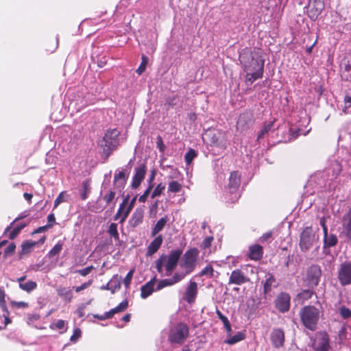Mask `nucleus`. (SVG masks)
Listing matches in <instances>:
<instances>
[{"mask_svg": "<svg viewBox=\"0 0 351 351\" xmlns=\"http://www.w3.org/2000/svg\"><path fill=\"white\" fill-rule=\"evenodd\" d=\"M21 232V231H19V228H17L16 227H15L10 233L9 234V239L12 240L14 239H15L18 234Z\"/></svg>", "mask_w": 351, "mask_h": 351, "instance_id": "nucleus-63", "label": "nucleus"}, {"mask_svg": "<svg viewBox=\"0 0 351 351\" xmlns=\"http://www.w3.org/2000/svg\"><path fill=\"white\" fill-rule=\"evenodd\" d=\"M128 307V300H125L122 301L117 306L114 308H112L108 311L110 316L111 318L114 316V314L124 312Z\"/></svg>", "mask_w": 351, "mask_h": 351, "instance_id": "nucleus-35", "label": "nucleus"}, {"mask_svg": "<svg viewBox=\"0 0 351 351\" xmlns=\"http://www.w3.org/2000/svg\"><path fill=\"white\" fill-rule=\"evenodd\" d=\"M272 236L271 232H267L264 233L259 239L260 241L263 243L269 239Z\"/></svg>", "mask_w": 351, "mask_h": 351, "instance_id": "nucleus-64", "label": "nucleus"}, {"mask_svg": "<svg viewBox=\"0 0 351 351\" xmlns=\"http://www.w3.org/2000/svg\"><path fill=\"white\" fill-rule=\"evenodd\" d=\"M341 77L346 81H351V58H345L341 64Z\"/></svg>", "mask_w": 351, "mask_h": 351, "instance_id": "nucleus-23", "label": "nucleus"}, {"mask_svg": "<svg viewBox=\"0 0 351 351\" xmlns=\"http://www.w3.org/2000/svg\"><path fill=\"white\" fill-rule=\"evenodd\" d=\"M216 314L217 315L219 319L222 322L227 333L230 335L232 331V327L228 317L223 315V313L218 308L216 309Z\"/></svg>", "mask_w": 351, "mask_h": 351, "instance_id": "nucleus-36", "label": "nucleus"}, {"mask_svg": "<svg viewBox=\"0 0 351 351\" xmlns=\"http://www.w3.org/2000/svg\"><path fill=\"white\" fill-rule=\"evenodd\" d=\"M315 234L311 226L306 227L300 234V247L302 252H306L313 245L315 241Z\"/></svg>", "mask_w": 351, "mask_h": 351, "instance_id": "nucleus-7", "label": "nucleus"}, {"mask_svg": "<svg viewBox=\"0 0 351 351\" xmlns=\"http://www.w3.org/2000/svg\"><path fill=\"white\" fill-rule=\"evenodd\" d=\"M339 313L343 319H348L351 317V311L346 306H341L339 308Z\"/></svg>", "mask_w": 351, "mask_h": 351, "instance_id": "nucleus-53", "label": "nucleus"}, {"mask_svg": "<svg viewBox=\"0 0 351 351\" xmlns=\"http://www.w3.org/2000/svg\"><path fill=\"white\" fill-rule=\"evenodd\" d=\"M116 193L114 191H109L103 197L104 201L106 202V206H108L115 198Z\"/></svg>", "mask_w": 351, "mask_h": 351, "instance_id": "nucleus-47", "label": "nucleus"}, {"mask_svg": "<svg viewBox=\"0 0 351 351\" xmlns=\"http://www.w3.org/2000/svg\"><path fill=\"white\" fill-rule=\"evenodd\" d=\"M82 331L79 328H75L73 335L70 337L71 342H76L81 337Z\"/></svg>", "mask_w": 351, "mask_h": 351, "instance_id": "nucleus-56", "label": "nucleus"}, {"mask_svg": "<svg viewBox=\"0 0 351 351\" xmlns=\"http://www.w3.org/2000/svg\"><path fill=\"white\" fill-rule=\"evenodd\" d=\"M337 278L342 286L351 285V261L340 265Z\"/></svg>", "mask_w": 351, "mask_h": 351, "instance_id": "nucleus-8", "label": "nucleus"}, {"mask_svg": "<svg viewBox=\"0 0 351 351\" xmlns=\"http://www.w3.org/2000/svg\"><path fill=\"white\" fill-rule=\"evenodd\" d=\"M136 199H137V196H134L129 202L128 205V208H127V210H126V213H130V212L132 211V210L133 209L134 206V204L136 203Z\"/></svg>", "mask_w": 351, "mask_h": 351, "instance_id": "nucleus-61", "label": "nucleus"}, {"mask_svg": "<svg viewBox=\"0 0 351 351\" xmlns=\"http://www.w3.org/2000/svg\"><path fill=\"white\" fill-rule=\"evenodd\" d=\"M127 208L128 206L124 205L123 206L121 207V204H120L118 210L115 215L114 216V220H119V222L121 223H123L130 215V213H127L125 215V213H126L125 212L127 210Z\"/></svg>", "mask_w": 351, "mask_h": 351, "instance_id": "nucleus-30", "label": "nucleus"}, {"mask_svg": "<svg viewBox=\"0 0 351 351\" xmlns=\"http://www.w3.org/2000/svg\"><path fill=\"white\" fill-rule=\"evenodd\" d=\"M184 278L185 274L175 272L171 278L159 280L156 285V290L160 291L167 287H171L182 281Z\"/></svg>", "mask_w": 351, "mask_h": 351, "instance_id": "nucleus-15", "label": "nucleus"}, {"mask_svg": "<svg viewBox=\"0 0 351 351\" xmlns=\"http://www.w3.org/2000/svg\"><path fill=\"white\" fill-rule=\"evenodd\" d=\"M213 239H214L213 237H206L204 239V241H203V242H202V243L201 245V247L202 249H206V248L210 247L211 244H212V242H213Z\"/></svg>", "mask_w": 351, "mask_h": 351, "instance_id": "nucleus-57", "label": "nucleus"}, {"mask_svg": "<svg viewBox=\"0 0 351 351\" xmlns=\"http://www.w3.org/2000/svg\"><path fill=\"white\" fill-rule=\"evenodd\" d=\"M63 243L62 242H58L56 243L53 248L49 252L48 256L49 258H53L59 254V253L62 250Z\"/></svg>", "mask_w": 351, "mask_h": 351, "instance_id": "nucleus-42", "label": "nucleus"}, {"mask_svg": "<svg viewBox=\"0 0 351 351\" xmlns=\"http://www.w3.org/2000/svg\"><path fill=\"white\" fill-rule=\"evenodd\" d=\"M154 187V185L153 184H149L148 186V187L147 188V189L145 191V192L143 193V195H141L139 198H138V201L140 202H142V203H144L146 202L151 191L152 190Z\"/></svg>", "mask_w": 351, "mask_h": 351, "instance_id": "nucleus-50", "label": "nucleus"}, {"mask_svg": "<svg viewBox=\"0 0 351 351\" xmlns=\"http://www.w3.org/2000/svg\"><path fill=\"white\" fill-rule=\"evenodd\" d=\"M189 336V326L183 322H179L169 329L168 341L171 343L182 345Z\"/></svg>", "mask_w": 351, "mask_h": 351, "instance_id": "nucleus-4", "label": "nucleus"}, {"mask_svg": "<svg viewBox=\"0 0 351 351\" xmlns=\"http://www.w3.org/2000/svg\"><path fill=\"white\" fill-rule=\"evenodd\" d=\"M239 60L245 72V83L247 85H251L263 77L265 60L258 53L245 48L240 53Z\"/></svg>", "mask_w": 351, "mask_h": 351, "instance_id": "nucleus-1", "label": "nucleus"}, {"mask_svg": "<svg viewBox=\"0 0 351 351\" xmlns=\"http://www.w3.org/2000/svg\"><path fill=\"white\" fill-rule=\"evenodd\" d=\"M147 64L148 58L145 55L143 54L141 56V62L138 69H136V72L138 75H141L145 71Z\"/></svg>", "mask_w": 351, "mask_h": 351, "instance_id": "nucleus-43", "label": "nucleus"}, {"mask_svg": "<svg viewBox=\"0 0 351 351\" xmlns=\"http://www.w3.org/2000/svg\"><path fill=\"white\" fill-rule=\"evenodd\" d=\"M163 241V237L162 234H159L155 237V239L149 243L147 249V255L152 256L154 254L160 247Z\"/></svg>", "mask_w": 351, "mask_h": 351, "instance_id": "nucleus-24", "label": "nucleus"}, {"mask_svg": "<svg viewBox=\"0 0 351 351\" xmlns=\"http://www.w3.org/2000/svg\"><path fill=\"white\" fill-rule=\"evenodd\" d=\"M119 135L120 132L116 128L108 130L103 137L105 146L108 147L110 149L114 148L117 146Z\"/></svg>", "mask_w": 351, "mask_h": 351, "instance_id": "nucleus-16", "label": "nucleus"}, {"mask_svg": "<svg viewBox=\"0 0 351 351\" xmlns=\"http://www.w3.org/2000/svg\"><path fill=\"white\" fill-rule=\"evenodd\" d=\"M156 280V277L155 276L141 287V297L142 298L145 299L153 293Z\"/></svg>", "mask_w": 351, "mask_h": 351, "instance_id": "nucleus-25", "label": "nucleus"}, {"mask_svg": "<svg viewBox=\"0 0 351 351\" xmlns=\"http://www.w3.org/2000/svg\"><path fill=\"white\" fill-rule=\"evenodd\" d=\"M110 285L112 294H114L116 291L121 289V282L120 278L118 277V275H115L110 280Z\"/></svg>", "mask_w": 351, "mask_h": 351, "instance_id": "nucleus-40", "label": "nucleus"}, {"mask_svg": "<svg viewBox=\"0 0 351 351\" xmlns=\"http://www.w3.org/2000/svg\"><path fill=\"white\" fill-rule=\"evenodd\" d=\"M147 172V166L145 163H142L134 169V174L132 177L131 187L136 189L139 187L141 182L145 179Z\"/></svg>", "mask_w": 351, "mask_h": 351, "instance_id": "nucleus-11", "label": "nucleus"}, {"mask_svg": "<svg viewBox=\"0 0 351 351\" xmlns=\"http://www.w3.org/2000/svg\"><path fill=\"white\" fill-rule=\"evenodd\" d=\"M276 278L272 274H269L268 278L263 283V293L265 295L268 294L271 291L272 287H276L275 285Z\"/></svg>", "mask_w": 351, "mask_h": 351, "instance_id": "nucleus-31", "label": "nucleus"}, {"mask_svg": "<svg viewBox=\"0 0 351 351\" xmlns=\"http://www.w3.org/2000/svg\"><path fill=\"white\" fill-rule=\"evenodd\" d=\"M241 184V174L238 171H234L230 173L228 189L230 193L237 191Z\"/></svg>", "mask_w": 351, "mask_h": 351, "instance_id": "nucleus-20", "label": "nucleus"}, {"mask_svg": "<svg viewBox=\"0 0 351 351\" xmlns=\"http://www.w3.org/2000/svg\"><path fill=\"white\" fill-rule=\"evenodd\" d=\"M90 191V181L88 180H86L82 182V189L80 191V194L82 200H85L87 199Z\"/></svg>", "mask_w": 351, "mask_h": 351, "instance_id": "nucleus-37", "label": "nucleus"}, {"mask_svg": "<svg viewBox=\"0 0 351 351\" xmlns=\"http://www.w3.org/2000/svg\"><path fill=\"white\" fill-rule=\"evenodd\" d=\"M314 294H315V292L313 290L304 289V290L301 291L299 293H298V295L296 296V299L298 301L303 303L306 300L311 299Z\"/></svg>", "mask_w": 351, "mask_h": 351, "instance_id": "nucleus-32", "label": "nucleus"}, {"mask_svg": "<svg viewBox=\"0 0 351 351\" xmlns=\"http://www.w3.org/2000/svg\"><path fill=\"white\" fill-rule=\"evenodd\" d=\"M199 255V250L193 247L185 252L182 261L180 263V267L184 269V272H179L180 274H185V276L194 271L196 267V263Z\"/></svg>", "mask_w": 351, "mask_h": 351, "instance_id": "nucleus-5", "label": "nucleus"}, {"mask_svg": "<svg viewBox=\"0 0 351 351\" xmlns=\"http://www.w3.org/2000/svg\"><path fill=\"white\" fill-rule=\"evenodd\" d=\"M271 341L273 346L279 348L284 346L285 342V332L282 329L275 328L271 333Z\"/></svg>", "mask_w": 351, "mask_h": 351, "instance_id": "nucleus-18", "label": "nucleus"}, {"mask_svg": "<svg viewBox=\"0 0 351 351\" xmlns=\"http://www.w3.org/2000/svg\"><path fill=\"white\" fill-rule=\"evenodd\" d=\"M320 311L314 306H304L300 312L301 321L304 326L310 330L314 331L319 319Z\"/></svg>", "mask_w": 351, "mask_h": 351, "instance_id": "nucleus-3", "label": "nucleus"}, {"mask_svg": "<svg viewBox=\"0 0 351 351\" xmlns=\"http://www.w3.org/2000/svg\"><path fill=\"white\" fill-rule=\"evenodd\" d=\"M274 121H270L269 123L265 124L260 131V132L258 134L257 140L259 141L260 139L263 138L266 134H268V133L271 130V128L274 125Z\"/></svg>", "mask_w": 351, "mask_h": 351, "instance_id": "nucleus-38", "label": "nucleus"}, {"mask_svg": "<svg viewBox=\"0 0 351 351\" xmlns=\"http://www.w3.org/2000/svg\"><path fill=\"white\" fill-rule=\"evenodd\" d=\"M15 250H16V245L14 244V243H10L4 251L3 256L5 258H6L7 256H10V254H12L14 252Z\"/></svg>", "mask_w": 351, "mask_h": 351, "instance_id": "nucleus-54", "label": "nucleus"}, {"mask_svg": "<svg viewBox=\"0 0 351 351\" xmlns=\"http://www.w3.org/2000/svg\"><path fill=\"white\" fill-rule=\"evenodd\" d=\"M182 186L178 181L173 180L169 182L168 191L170 193H178L181 191Z\"/></svg>", "mask_w": 351, "mask_h": 351, "instance_id": "nucleus-41", "label": "nucleus"}, {"mask_svg": "<svg viewBox=\"0 0 351 351\" xmlns=\"http://www.w3.org/2000/svg\"><path fill=\"white\" fill-rule=\"evenodd\" d=\"M93 317L99 320H105L111 318L108 312H106L103 315L95 314L93 315Z\"/></svg>", "mask_w": 351, "mask_h": 351, "instance_id": "nucleus-62", "label": "nucleus"}, {"mask_svg": "<svg viewBox=\"0 0 351 351\" xmlns=\"http://www.w3.org/2000/svg\"><path fill=\"white\" fill-rule=\"evenodd\" d=\"M58 296L66 302H71L73 295L71 289H68L64 287H60L56 289Z\"/></svg>", "mask_w": 351, "mask_h": 351, "instance_id": "nucleus-26", "label": "nucleus"}, {"mask_svg": "<svg viewBox=\"0 0 351 351\" xmlns=\"http://www.w3.org/2000/svg\"><path fill=\"white\" fill-rule=\"evenodd\" d=\"M199 276H208L213 278L214 276V269L210 264L207 265L199 274Z\"/></svg>", "mask_w": 351, "mask_h": 351, "instance_id": "nucleus-44", "label": "nucleus"}, {"mask_svg": "<svg viewBox=\"0 0 351 351\" xmlns=\"http://www.w3.org/2000/svg\"><path fill=\"white\" fill-rule=\"evenodd\" d=\"M197 295V284L194 281H191L184 293V299L189 303L192 304L195 302Z\"/></svg>", "mask_w": 351, "mask_h": 351, "instance_id": "nucleus-19", "label": "nucleus"}, {"mask_svg": "<svg viewBox=\"0 0 351 351\" xmlns=\"http://www.w3.org/2000/svg\"><path fill=\"white\" fill-rule=\"evenodd\" d=\"M250 282V278L247 276L241 269H236L232 271L228 280V285H241Z\"/></svg>", "mask_w": 351, "mask_h": 351, "instance_id": "nucleus-13", "label": "nucleus"}, {"mask_svg": "<svg viewBox=\"0 0 351 351\" xmlns=\"http://www.w3.org/2000/svg\"><path fill=\"white\" fill-rule=\"evenodd\" d=\"M127 178L128 177L123 171H119L118 173H115L113 180L114 186L120 189H123L126 184Z\"/></svg>", "mask_w": 351, "mask_h": 351, "instance_id": "nucleus-28", "label": "nucleus"}, {"mask_svg": "<svg viewBox=\"0 0 351 351\" xmlns=\"http://www.w3.org/2000/svg\"><path fill=\"white\" fill-rule=\"evenodd\" d=\"M291 297L289 294L281 292L275 300V307L281 313H286L290 308Z\"/></svg>", "mask_w": 351, "mask_h": 351, "instance_id": "nucleus-12", "label": "nucleus"}, {"mask_svg": "<svg viewBox=\"0 0 351 351\" xmlns=\"http://www.w3.org/2000/svg\"><path fill=\"white\" fill-rule=\"evenodd\" d=\"M66 193V191H62L58 196L56 197V199L54 201V206L53 208H56L60 204L64 202L65 199L64 198V194Z\"/></svg>", "mask_w": 351, "mask_h": 351, "instance_id": "nucleus-59", "label": "nucleus"}, {"mask_svg": "<svg viewBox=\"0 0 351 351\" xmlns=\"http://www.w3.org/2000/svg\"><path fill=\"white\" fill-rule=\"evenodd\" d=\"M93 282V280L92 279H90V280H88V281L84 282L80 286L75 287L73 288L75 289V291L77 293H79V292L82 291V290H84V289L88 288L89 287H90L92 285Z\"/></svg>", "mask_w": 351, "mask_h": 351, "instance_id": "nucleus-52", "label": "nucleus"}, {"mask_svg": "<svg viewBox=\"0 0 351 351\" xmlns=\"http://www.w3.org/2000/svg\"><path fill=\"white\" fill-rule=\"evenodd\" d=\"M5 291L3 289L0 288V306L4 310H7L6 302L5 300Z\"/></svg>", "mask_w": 351, "mask_h": 351, "instance_id": "nucleus-58", "label": "nucleus"}, {"mask_svg": "<svg viewBox=\"0 0 351 351\" xmlns=\"http://www.w3.org/2000/svg\"><path fill=\"white\" fill-rule=\"evenodd\" d=\"M325 8L324 0H311L308 15L312 21H315Z\"/></svg>", "mask_w": 351, "mask_h": 351, "instance_id": "nucleus-10", "label": "nucleus"}, {"mask_svg": "<svg viewBox=\"0 0 351 351\" xmlns=\"http://www.w3.org/2000/svg\"><path fill=\"white\" fill-rule=\"evenodd\" d=\"M330 339L326 332L319 333V337L313 343V348L315 351H329Z\"/></svg>", "mask_w": 351, "mask_h": 351, "instance_id": "nucleus-14", "label": "nucleus"}, {"mask_svg": "<svg viewBox=\"0 0 351 351\" xmlns=\"http://www.w3.org/2000/svg\"><path fill=\"white\" fill-rule=\"evenodd\" d=\"M182 254L181 249L173 250L169 254H161L155 261L157 271L162 276H170L177 267Z\"/></svg>", "mask_w": 351, "mask_h": 351, "instance_id": "nucleus-2", "label": "nucleus"}, {"mask_svg": "<svg viewBox=\"0 0 351 351\" xmlns=\"http://www.w3.org/2000/svg\"><path fill=\"white\" fill-rule=\"evenodd\" d=\"M168 221V217L167 216H165L162 218H160L156 223V225L154 226V228L152 230V237L156 236L160 231L162 230V229L166 226L167 223Z\"/></svg>", "mask_w": 351, "mask_h": 351, "instance_id": "nucleus-29", "label": "nucleus"}, {"mask_svg": "<svg viewBox=\"0 0 351 351\" xmlns=\"http://www.w3.org/2000/svg\"><path fill=\"white\" fill-rule=\"evenodd\" d=\"M144 214L145 209L143 206L136 208L129 220L130 226L136 228L140 226L143 221Z\"/></svg>", "mask_w": 351, "mask_h": 351, "instance_id": "nucleus-17", "label": "nucleus"}, {"mask_svg": "<svg viewBox=\"0 0 351 351\" xmlns=\"http://www.w3.org/2000/svg\"><path fill=\"white\" fill-rule=\"evenodd\" d=\"M50 228H52V224H47L45 226L38 227L37 229H36L32 232V234H38V233L45 232L46 230H47Z\"/></svg>", "mask_w": 351, "mask_h": 351, "instance_id": "nucleus-60", "label": "nucleus"}, {"mask_svg": "<svg viewBox=\"0 0 351 351\" xmlns=\"http://www.w3.org/2000/svg\"><path fill=\"white\" fill-rule=\"evenodd\" d=\"M108 233L115 239H119V232L117 230V224L111 223L108 227Z\"/></svg>", "mask_w": 351, "mask_h": 351, "instance_id": "nucleus-45", "label": "nucleus"}, {"mask_svg": "<svg viewBox=\"0 0 351 351\" xmlns=\"http://www.w3.org/2000/svg\"><path fill=\"white\" fill-rule=\"evenodd\" d=\"M94 269V267L93 265L86 267L82 269H78L75 271V273L79 274L82 276H86L88 275Z\"/></svg>", "mask_w": 351, "mask_h": 351, "instance_id": "nucleus-55", "label": "nucleus"}, {"mask_svg": "<svg viewBox=\"0 0 351 351\" xmlns=\"http://www.w3.org/2000/svg\"><path fill=\"white\" fill-rule=\"evenodd\" d=\"M263 256V248L258 244H254L249 247L248 258L252 261H260Z\"/></svg>", "mask_w": 351, "mask_h": 351, "instance_id": "nucleus-22", "label": "nucleus"}, {"mask_svg": "<svg viewBox=\"0 0 351 351\" xmlns=\"http://www.w3.org/2000/svg\"><path fill=\"white\" fill-rule=\"evenodd\" d=\"M210 142H211V144L214 146L219 147L223 148V149L226 148L225 143L221 140H219V138L217 136H216L215 134H214L212 136Z\"/></svg>", "mask_w": 351, "mask_h": 351, "instance_id": "nucleus-51", "label": "nucleus"}, {"mask_svg": "<svg viewBox=\"0 0 351 351\" xmlns=\"http://www.w3.org/2000/svg\"><path fill=\"white\" fill-rule=\"evenodd\" d=\"M165 189V186L163 184H162V183L158 184L154 189V191L152 192V193L151 195V197L152 199H154L158 196H160L162 193Z\"/></svg>", "mask_w": 351, "mask_h": 351, "instance_id": "nucleus-48", "label": "nucleus"}, {"mask_svg": "<svg viewBox=\"0 0 351 351\" xmlns=\"http://www.w3.org/2000/svg\"><path fill=\"white\" fill-rule=\"evenodd\" d=\"M338 239L334 234L324 237V247H332L337 244Z\"/></svg>", "mask_w": 351, "mask_h": 351, "instance_id": "nucleus-34", "label": "nucleus"}, {"mask_svg": "<svg viewBox=\"0 0 351 351\" xmlns=\"http://www.w3.org/2000/svg\"><path fill=\"white\" fill-rule=\"evenodd\" d=\"M46 240V237L43 236L38 241H33L32 240H27L22 243L21 245V250L19 251V259L23 258L24 256L29 255L34 248L38 245H43Z\"/></svg>", "mask_w": 351, "mask_h": 351, "instance_id": "nucleus-9", "label": "nucleus"}, {"mask_svg": "<svg viewBox=\"0 0 351 351\" xmlns=\"http://www.w3.org/2000/svg\"><path fill=\"white\" fill-rule=\"evenodd\" d=\"M252 117L251 114H249L247 112L243 113L240 114L239 119L237 123V127L238 129H241V130H244L247 128H248L249 125L250 123H248V121H250V118Z\"/></svg>", "mask_w": 351, "mask_h": 351, "instance_id": "nucleus-27", "label": "nucleus"}, {"mask_svg": "<svg viewBox=\"0 0 351 351\" xmlns=\"http://www.w3.org/2000/svg\"><path fill=\"white\" fill-rule=\"evenodd\" d=\"M134 271V268L130 269V271L127 274L126 276L123 280V284L126 289H128L130 287Z\"/></svg>", "mask_w": 351, "mask_h": 351, "instance_id": "nucleus-49", "label": "nucleus"}, {"mask_svg": "<svg viewBox=\"0 0 351 351\" xmlns=\"http://www.w3.org/2000/svg\"><path fill=\"white\" fill-rule=\"evenodd\" d=\"M322 269L317 265H311L306 271L304 282L309 288H314L319 285L322 276Z\"/></svg>", "mask_w": 351, "mask_h": 351, "instance_id": "nucleus-6", "label": "nucleus"}, {"mask_svg": "<svg viewBox=\"0 0 351 351\" xmlns=\"http://www.w3.org/2000/svg\"><path fill=\"white\" fill-rule=\"evenodd\" d=\"M197 152L195 149H190L184 156L186 163L189 165L192 162L193 160L197 156Z\"/></svg>", "mask_w": 351, "mask_h": 351, "instance_id": "nucleus-46", "label": "nucleus"}, {"mask_svg": "<svg viewBox=\"0 0 351 351\" xmlns=\"http://www.w3.org/2000/svg\"><path fill=\"white\" fill-rule=\"evenodd\" d=\"M228 335L230 336V334ZM245 338V335L243 332H238L234 336L229 337V338H227L224 341V343L229 344V345H233V344H235V343L243 340Z\"/></svg>", "mask_w": 351, "mask_h": 351, "instance_id": "nucleus-33", "label": "nucleus"}, {"mask_svg": "<svg viewBox=\"0 0 351 351\" xmlns=\"http://www.w3.org/2000/svg\"><path fill=\"white\" fill-rule=\"evenodd\" d=\"M19 287L22 290L29 293L37 287V284L34 281L29 280L26 282H23V284H19Z\"/></svg>", "mask_w": 351, "mask_h": 351, "instance_id": "nucleus-39", "label": "nucleus"}, {"mask_svg": "<svg viewBox=\"0 0 351 351\" xmlns=\"http://www.w3.org/2000/svg\"><path fill=\"white\" fill-rule=\"evenodd\" d=\"M342 229V233L348 240L351 241V208L343 216Z\"/></svg>", "mask_w": 351, "mask_h": 351, "instance_id": "nucleus-21", "label": "nucleus"}]
</instances>
